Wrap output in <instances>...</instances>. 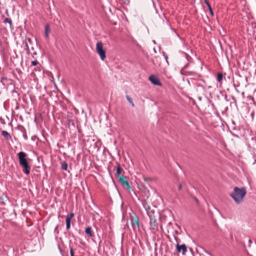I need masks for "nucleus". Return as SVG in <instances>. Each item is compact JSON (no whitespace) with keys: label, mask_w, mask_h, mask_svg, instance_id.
<instances>
[{"label":"nucleus","mask_w":256,"mask_h":256,"mask_svg":"<svg viewBox=\"0 0 256 256\" xmlns=\"http://www.w3.org/2000/svg\"><path fill=\"white\" fill-rule=\"evenodd\" d=\"M246 188L242 187L239 188L235 187L234 190L230 193V196L233 198L235 202L237 204L241 203L246 195Z\"/></svg>","instance_id":"nucleus-1"},{"label":"nucleus","mask_w":256,"mask_h":256,"mask_svg":"<svg viewBox=\"0 0 256 256\" xmlns=\"http://www.w3.org/2000/svg\"><path fill=\"white\" fill-rule=\"evenodd\" d=\"M96 51L100 56L102 60L106 58V51L103 48V44L101 42H98L96 44Z\"/></svg>","instance_id":"nucleus-2"},{"label":"nucleus","mask_w":256,"mask_h":256,"mask_svg":"<svg viewBox=\"0 0 256 256\" xmlns=\"http://www.w3.org/2000/svg\"><path fill=\"white\" fill-rule=\"evenodd\" d=\"M26 154L23 152H20L18 154V156L20 165L28 162V160L26 158Z\"/></svg>","instance_id":"nucleus-3"},{"label":"nucleus","mask_w":256,"mask_h":256,"mask_svg":"<svg viewBox=\"0 0 256 256\" xmlns=\"http://www.w3.org/2000/svg\"><path fill=\"white\" fill-rule=\"evenodd\" d=\"M20 166L22 167V171L26 174L28 175L30 174L31 167L28 162L24 163Z\"/></svg>","instance_id":"nucleus-4"},{"label":"nucleus","mask_w":256,"mask_h":256,"mask_svg":"<svg viewBox=\"0 0 256 256\" xmlns=\"http://www.w3.org/2000/svg\"><path fill=\"white\" fill-rule=\"evenodd\" d=\"M176 248L178 252H182L183 254H185L187 252V248L184 244L180 245L178 242L176 245Z\"/></svg>","instance_id":"nucleus-5"},{"label":"nucleus","mask_w":256,"mask_h":256,"mask_svg":"<svg viewBox=\"0 0 256 256\" xmlns=\"http://www.w3.org/2000/svg\"><path fill=\"white\" fill-rule=\"evenodd\" d=\"M149 80L152 84L156 86H161L162 84L159 79L156 76L152 75L149 77Z\"/></svg>","instance_id":"nucleus-6"},{"label":"nucleus","mask_w":256,"mask_h":256,"mask_svg":"<svg viewBox=\"0 0 256 256\" xmlns=\"http://www.w3.org/2000/svg\"><path fill=\"white\" fill-rule=\"evenodd\" d=\"M119 182L124 186L127 187L129 186L128 183L127 181L126 178L124 175L117 177Z\"/></svg>","instance_id":"nucleus-7"},{"label":"nucleus","mask_w":256,"mask_h":256,"mask_svg":"<svg viewBox=\"0 0 256 256\" xmlns=\"http://www.w3.org/2000/svg\"><path fill=\"white\" fill-rule=\"evenodd\" d=\"M74 213L72 212L70 214L67 215V216L66 217V227L67 230H68L70 228L71 220L74 217Z\"/></svg>","instance_id":"nucleus-8"},{"label":"nucleus","mask_w":256,"mask_h":256,"mask_svg":"<svg viewBox=\"0 0 256 256\" xmlns=\"http://www.w3.org/2000/svg\"><path fill=\"white\" fill-rule=\"evenodd\" d=\"M24 44H25V46H26V48L27 51V52L28 54H29L30 52L29 44H32V40L30 38H26L24 42Z\"/></svg>","instance_id":"nucleus-9"},{"label":"nucleus","mask_w":256,"mask_h":256,"mask_svg":"<svg viewBox=\"0 0 256 256\" xmlns=\"http://www.w3.org/2000/svg\"><path fill=\"white\" fill-rule=\"evenodd\" d=\"M85 232L90 237H92L94 236V234H93V232H92V228L90 226L86 228L85 230Z\"/></svg>","instance_id":"nucleus-10"},{"label":"nucleus","mask_w":256,"mask_h":256,"mask_svg":"<svg viewBox=\"0 0 256 256\" xmlns=\"http://www.w3.org/2000/svg\"><path fill=\"white\" fill-rule=\"evenodd\" d=\"M122 170L120 168V164H118L117 168H116V175L117 177L122 175Z\"/></svg>","instance_id":"nucleus-11"},{"label":"nucleus","mask_w":256,"mask_h":256,"mask_svg":"<svg viewBox=\"0 0 256 256\" xmlns=\"http://www.w3.org/2000/svg\"><path fill=\"white\" fill-rule=\"evenodd\" d=\"M2 136L7 140L11 138L10 134L6 130H2Z\"/></svg>","instance_id":"nucleus-12"},{"label":"nucleus","mask_w":256,"mask_h":256,"mask_svg":"<svg viewBox=\"0 0 256 256\" xmlns=\"http://www.w3.org/2000/svg\"><path fill=\"white\" fill-rule=\"evenodd\" d=\"M50 29L49 26L46 25L45 26V32H44V35L46 38H48L49 33H50Z\"/></svg>","instance_id":"nucleus-13"},{"label":"nucleus","mask_w":256,"mask_h":256,"mask_svg":"<svg viewBox=\"0 0 256 256\" xmlns=\"http://www.w3.org/2000/svg\"><path fill=\"white\" fill-rule=\"evenodd\" d=\"M61 168L62 170H67L68 164L66 162H62L61 164Z\"/></svg>","instance_id":"nucleus-14"},{"label":"nucleus","mask_w":256,"mask_h":256,"mask_svg":"<svg viewBox=\"0 0 256 256\" xmlns=\"http://www.w3.org/2000/svg\"><path fill=\"white\" fill-rule=\"evenodd\" d=\"M222 73H218L217 75V80L218 82L221 83L222 80Z\"/></svg>","instance_id":"nucleus-15"},{"label":"nucleus","mask_w":256,"mask_h":256,"mask_svg":"<svg viewBox=\"0 0 256 256\" xmlns=\"http://www.w3.org/2000/svg\"><path fill=\"white\" fill-rule=\"evenodd\" d=\"M4 23H6V22L10 24V26H11L12 24V21L11 19L9 18H6L4 20Z\"/></svg>","instance_id":"nucleus-16"},{"label":"nucleus","mask_w":256,"mask_h":256,"mask_svg":"<svg viewBox=\"0 0 256 256\" xmlns=\"http://www.w3.org/2000/svg\"><path fill=\"white\" fill-rule=\"evenodd\" d=\"M126 98H127L128 100L131 104L132 106H134V102H132V99L129 96H126Z\"/></svg>","instance_id":"nucleus-17"},{"label":"nucleus","mask_w":256,"mask_h":256,"mask_svg":"<svg viewBox=\"0 0 256 256\" xmlns=\"http://www.w3.org/2000/svg\"><path fill=\"white\" fill-rule=\"evenodd\" d=\"M32 64L34 66H36L38 64V62L37 60H34L32 62Z\"/></svg>","instance_id":"nucleus-18"},{"label":"nucleus","mask_w":256,"mask_h":256,"mask_svg":"<svg viewBox=\"0 0 256 256\" xmlns=\"http://www.w3.org/2000/svg\"><path fill=\"white\" fill-rule=\"evenodd\" d=\"M70 256H74V252L72 248H70Z\"/></svg>","instance_id":"nucleus-19"},{"label":"nucleus","mask_w":256,"mask_h":256,"mask_svg":"<svg viewBox=\"0 0 256 256\" xmlns=\"http://www.w3.org/2000/svg\"><path fill=\"white\" fill-rule=\"evenodd\" d=\"M208 8V10L210 12V13L212 15H214V13H213V12H212V8H211V6H210V8Z\"/></svg>","instance_id":"nucleus-20"},{"label":"nucleus","mask_w":256,"mask_h":256,"mask_svg":"<svg viewBox=\"0 0 256 256\" xmlns=\"http://www.w3.org/2000/svg\"><path fill=\"white\" fill-rule=\"evenodd\" d=\"M205 3L206 4L208 8H210V4L207 0H205Z\"/></svg>","instance_id":"nucleus-21"},{"label":"nucleus","mask_w":256,"mask_h":256,"mask_svg":"<svg viewBox=\"0 0 256 256\" xmlns=\"http://www.w3.org/2000/svg\"><path fill=\"white\" fill-rule=\"evenodd\" d=\"M132 225L133 226H134V225H137V226H138V221H137V220H136L134 222H132Z\"/></svg>","instance_id":"nucleus-22"},{"label":"nucleus","mask_w":256,"mask_h":256,"mask_svg":"<svg viewBox=\"0 0 256 256\" xmlns=\"http://www.w3.org/2000/svg\"><path fill=\"white\" fill-rule=\"evenodd\" d=\"M58 226H56L54 228V232H56L57 234L58 233Z\"/></svg>","instance_id":"nucleus-23"},{"label":"nucleus","mask_w":256,"mask_h":256,"mask_svg":"<svg viewBox=\"0 0 256 256\" xmlns=\"http://www.w3.org/2000/svg\"><path fill=\"white\" fill-rule=\"evenodd\" d=\"M164 58H166V60H167V59H168V56H165V54H164Z\"/></svg>","instance_id":"nucleus-24"},{"label":"nucleus","mask_w":256,"mask_h":256,"mask_svg":"<svg viewBox=\"0 0 256 256\" xmlns=\"http://www.w3.org/2000/svg\"><path fill=\"white\" fill-rule=\"evenodd\" d=\"M181 188H182V186L180 184V185L179 186V190H180V189H181Z\"/></svg>","instance_id":"nucleus-25"},{"label":"nucleus","mask_w":256,"mask_h":256,"mask_svg":"<svg viewBox=\"0 0 256 256\" xmlns=\"http://www.w3.org/2000/svg\"><path fill=\"white\" fill-rule=\"evenodd\" d=\"M195 200H196V202H198V200L196 198H195Z\"/></svg>","instance_id":"nucleus-26"}]
</instances>
